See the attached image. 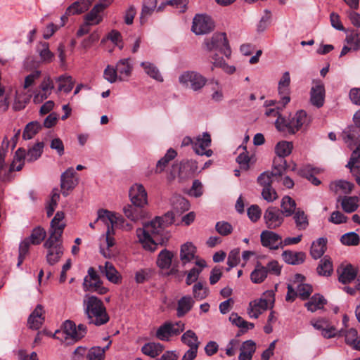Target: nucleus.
Wrapping results in <instances>:
<instances>
[{
	"instance_id": "obj_1",
	"label": "nucleus",
	"mask_w": 360,
	"mask_h": 360,
	"mask_svg": "<svg viewBox=\"0 0 360 360\" xmlns=\"http://www.w3.org/2000/svg\"><path fill=\"white\" fill-rule=\"evenodd\" d=\"M174 213L168 212L162 217H156L143 228L136 229V236L145 250L154 252L158 245L167 243L169 236L165 229L174 222Z\"/></svg>"
},
{
	"instance_id": "obj_2",
	"label": "nucleus",
	"mask_w": 360,
	"mask_h": 360,
	"mask_svg": "<svg viewBox=\"0 0 360 360\" xmlns=\"http://www.w3.org/2000/svg\"><path fill=\"white\" fill-rule=\"evenodd\" d=\"M202 49L208 53V60L212 63L213 67L220 68L229 74L235 72L236 68L233 66H229L222 57H219L217 51L229 58L231 56V51L224 32L214 33L212 37L206 38L202 45Z\"/></svg>"
},
{
	"instance_id": "obj_3",
	"label": "nucleus",
	"mask_w": 360,
	"mask_h": 360,
	"mask_svg": "<svg viewBox=\"0 0 360 360\" xmlns=\"http://www.w3.org/2000/svg\"><path fill=\"white\" fill-rule=\"evenodd\" d=\"M129 195L132 204L124 207V215L134 221L143 218L146 214L143 207L148 202L144 187L141 184H134L131 187Z\"/></svg>"
},
{
	"instance_id": "obj_4",
	"label": "nucleus",
	"mask_w": 360,
	"mask_h": 360,
	"mask_svg": "<svg viewBox=\"0 0 360 360\" xmlns=\"http://www.w3.org/2000/svg\"><path fill=\"white\" fill-rule=\"evenodd\" d=\"M83 309L89 324L100 326L107 323L110 320L103 301L96 296H84Z\"/></svg>"
},
{
	"instance_id": "obj_5",
	"label": "nucleus",
	"mask_w": 360,
	"mask_h": 360,
	"mask_svg": "<svg viewBox=\"0 0 360 360\" xmlns=\"http://www.w3.org/2000/svg\"><path fill=\"white\" fill-rule=\"evenodd\" d=\"M311 120L304 110L297 111L293 117L286 119L283 116H278L275 122L276 129L283 132L291 134H295L302 127L307 126Z\"/></svg>"
},
{
	"instance_id": "obj_6",
	"label": "nucleus",
	"mask_w": 360,
	"mask_h": 360,
	"mask_svg": "<svg viewBox=\"0 0 360 360\" xmlns=\"http://www.w3.org/2000/svg\"><path fill=\"white\" fill-rule=\"evenodd\" d=\"M179 82L183 86L197 91L206 84L207 79L198 72L186 71L179 77Z\"/></svg>"
},
{
	"instance_id": "obj_7",
	"label": "nucleus",
	"mask_w": 360,
	"mask_h": 360,
	"mask_svg": "<svg viewBox=\"0 0 360 360\" xmlns=\"http://www.w3.org/2000/svg\"><path fill=\"white\" fill-rule=\"evenodd\" d=\"M44 247L47 249L46 261L50 265L57 263L63 254L61 238L49 236Z\"/></svg>"
},
{
	"instance_id": "obj_8",
	"label": "nucleus",
	"mask_w": 360,
	"mask_h": 360,
	"mask_svg": "<svg viewBox=\"0 0 360 360\" xmlns=\"http://www.w3.org/2000/svg\"><path fill=\"white\" fill-rule=\"evenodd\" d=\"M278 177L272 174V172H264L257 178L258 184L263 187L262 195L268 202H273L278 198L276 191L272 188L273 178Z\"/></svg>"
},
{
	"instance_id": "obj_9",
	"label": "nucleus",
	"mask_w": 360,
	"mask_h": 360,
	"mask_svg": "<svg viewBox=\"0 0 360 360\" xmlns=\"http://www.w3.org/2000/svg\"><path fill=\"white\" fill-rule=\"evenodd\" d=\"M83 285L86 291H93L100 295H104L108 292V289L103 286L100 276L93 267L89 268L88 275L84 279Z\"/></svg>"
},
{
	"instance_id": "obj_10",
	"label": "nucleus",
	"mask_w": 360,
	"mask_h": 360,
	"mask_svg": "<svg viewBox=\"0 0 360 360\" xmlns=\"http://www.w3.org/2000/svg\"><path fill=\"white\" fill-rule=\"evenodd\" d=\"M87 333V327L83 323L76 326L75 323L67 320L64 323L63 333L66 335L65 339H70L77 342L83 338Z\"/></svg>"
},
{
	"instance_id": "obj_11",
	"label": "nucleus",
	"mask_w": 360,
	"mask_h": 360,
	"mask_svg": "<svg viewBox=\"0 0 360 360\" xmlns=\"http://www.w3.org/2000/svg\"><path fill=\"white\" fill-rule=\"evenodd\" d=\"M44 144L43 142H37L26 150L23 148H19L16 150L17 160L25 158L27 162H32L38 160L42 155Z\"/></svg>"
},
{
	"instance_id": "obj_12",
	"label": "nucleus",
	"mask_w": 360,
	"mask_h": 360,
	"mask_svg": "<svg viewBox=\"0 0 360 360\" xmlns=\"http://www.w3.org/2000/svg\"><path fill=\"white\" fill-rule=\"evenodd\" d=\"M264 219L266 226L269 229H275L283 223L284 215L280 209L271 206L266 210Z\"/></svg>"
},
{
	"instance_id": "obj_13",
	"label": "nucleus",
	"mask_w": 360,
	"mask_h": 360,
	"mask_svg": "<svg viewBox=\"0 0 360 360\" xmlns=\"http://www.w3.org/2000/svg\"><path fill=\"white\" fill-rule=\"evenodd\" d=\"M214 28L212 19L205 15H196L193 18L192 31L196 34H204L211 32Z\"/></svg>"
},
{
	"instance_id": "obj_14",
	"label": "nucleus",
	"mask_w": 360,
	"mask_h": 360,
	"mask_svg": "<svg viewBox=\"0 0 360 360\" xmlns=\"http://www.w3.org/2000/svg\"><path fill=\"white\" fill-rule=\"evenodd\" d=\"M266 295L270 296L271 299L269 300H266V299H260L259 300H254L250 302L248 313L251 318H258L259 314L268 308L269 302H274V294L273 291H268Z\"/></svg>"
},
{
	"instance_id": "obj_15",
	"label": "nucleus",
	"mask_w": 360,
	"mask_h": 360,
	"mask_svg": "<svg viewBox=\"0 0 360 360\" xmlns=\"http://www.w3.org/2000/svg\"><path fill=\"white\" fill-rule=\"evenodd\" d=\"M261 243L271 250H278L283 247L281 236L271 231H263L260 235Z\"/></svg>"
},
{
	"instance_id": "obj_16",
	"label": "nucleus",
	"mask_w": 360,
	"mask_h": 360,
	"mask_svg": "<svg viewBox=\"0 0 360 360\" xmlns=\"http://www.w3.org/2000/svg\"><path fill=\"white\" fill-rule=\"evenodd\" d=\"M179 329H175V326L171 323H165L157 330L156 337L160 340H168L172 335H179L184 329V324L181 321L176 322Z\"/></svg>"
},
{
	"instance_id": "obj_17",
	"label": "nucleus",
	"mask_w": 360,
	"mask_h": 360,
	"mask_svg": "<svg viewBox=\"0 0 360 360\" xmlns=\"http://www.w3.org/2000/svg\"><path fill=\"white\" fill-rule=\"evenodd\" d=\"M113 0H101L99 3L96 4L91 11L85 15V21L88 23L94 25L98 24L102 18L99 13L102 12L107 6H108Z\"/></svg>"
},
{
	"instance_id": "obj_18",
	"label": "nucleus",
	"mask_w": 360,
	"mask_h": 360,
	"mask_svg": "<svg viewBox=\"0 0 360 360\" xmlns=\"http://www.w3.org/2000/svg\"><path fill=\"white\" fill-rule=\"evenodd\" d=\"M290 83V73L288 72H285L278 82V94L281 96L280 103L282 104L283 108H284L290 101L289 96Z\"/></svg>"
},
{
	"instance_id": "obj_19",
	"label": "nucleus",
	"mask_w": 360,
	"mask_h": 360,
	"mask_svg": "<svg viewBox=\"0 0 360 360\" xmlns=\"http://www.w3.org/2000/svg\"><path fill=\"white\" fill-rule=\"evenodd\" d=\"M76 174L72 167L68 168L64 173L62 174L60 178V186L63 190L62 194L64 196L68 195V191L72 190L77 184V181L74 179Z\"/></svg>"
},
{
	"instance_id": "obj_20",
	"label": "nucleus",
	"mask_w": 360,
	"mask_h": 360,
	"mask_svg": "<svg viewBox=\"0 0 360 360\" xmlns=\"http://www.w3.org/2000/svg\"><path fill=\"white\" fill-rule=\"evenodd\" d=\"M65 214L63 212L58 211L51 221L50 236L61 238L63 230L66 226L63 221Z\"/></svg>"
},
{
	"instance_id": "obj_21",
	"label": "nucleus",
	"mask_w": 360,
	"mask_h": 360,
	"mask_svg": "<svg viewBox=\"0 0 360 360\" xmlns=\"http://www.w3.org/2000/svg\"><path fill=\"white\" fill-rule=\"evenodd\" d=\"M44 314V307L41 304H38L28 318L29 328L33 330L39 329L45 320Z\"/></svg>"
},
{
	"instance_id": "obj_22",
	"label": "nucleus",
	"mask_w": 360,
	"mask_h": 360,
	"mask_svg": "<svg viewBox=\"0 0 360 360\" xmlns=\"http://www.w3.org/2000/svg\"><path fill=\"white\" fill-rule=\"evenodd\" d=\"M325 99V87L321 82H318L311 89L310 101L313 105L321 108Z\"/></svg>"
},
{
	"instance_id": "obj_23",
	"label": "nucleus",
	"mask_w": 360,
	"mask_h": 360,
	"mask_svg": "<svg viewBox=\"0 0 360 360\" xmlns=\"http://www.w3.org/2000/svg\"><path fill=\"white\" fill-rule=\"evenodd\" d=\"M344 140L347 143L348 147L352 149V147L360 144V127L357 125H351L343 131Z\"/></svg>"
},
{
	"instance_id": "obj_24",
	"label": "nucleus",
	"mask_w": 360,
	"mask_h": 360,
	"mask_svg": "<svg viewBox=\"0 0 360 360\" xmlns=\"http://www.w3.org/2000/svg\"><path fill=\"white\" fill-rule=\"evenodd\" d=\"M98 269L110 282L117 284L121 281V276L112 263L105 262V265H100Z\"/></svg>"
},
{
	"instance_id": "obj_25",
	"label": "nucleus",
	"mask_w": 360,
	"mask_h": 360,
	"mask_svg": "<svg viewBox=\"0 0 360 360\" xmlns=\"http://www.w3.org/2000/svg\"><path fill=\"white\" fill-rule=\"evenodd\" d=\"M339 275L338 280L343 284H347L355 279L357 271L352 264L341 266L337 270Z\"/></svg>"
},
{
	"instance_id": "obj_26",
	"label": "nucleus",
	"mask_w": 360,
	"mask_h": 360,
	"mask_svg": "<svg viewBox=\"0 0 360 360\" xmlns=\"http://www.w3.org/2000/svg\"><path fill=\"white\" fill-rule=\"evenodd\" d=\"M282 257L285 262L288 264L299 265L305 261L306 254L304 252L285 250L282 253Z\"/></svg>"
},
{
	"instance_id": "obj_27",
	"label": "nucleus",
	"mask_w": 360,
	"mask_h": 360,
	"mask_svg": "<svg viewBox=\"0 0 360 360\" xmlns=\"http://www.w3.org/2000/svg\"><path fill=\"white\" fill-rule=\"evenodd\" d=\"M328 240L326 238H319L314 241L311 246L310 255L314 259L321 258L326 250Z\"/></svg>"
},
{
	"instance_id": "obj_28",
	"label": "nucleus",
	"mask_w": 360,
	"mask_h": 360,
	"mask_svg": "<svg viewBox=\"0 0 360 360\" xmlns=\"http://www.w3.org/2000/svg\"><path fill=\"white\" fill-rule=\"evenodd\" d=\"M211 144V137L207 132H205L202 136H198L193 143V150L196 154L203 155L205 150Z\"/></svg>"
},
{
	"instance_id": "obj_29",
	"label": "nucleus",
	"mask_w": 360,
	"mask_h": 360,
	"mask_svg": "<svg viewBox=\"0 0 360 360\" xmlns=\"http://www.w3.org/2000/svg\"><path fill=\"white\" fill-rule=\"evenodd\" d=\"M91 1L89 0H79L72 3L66 9V14L78 15L86 11L90 6Z\"/></svg>"
},
{
	"instance_id": "obj_30",
	"label": "nucleus",
	"mask_w": 360,
	"mask_h": 360,
	"mask_svg": "<svg viewBox=\"0 0 360 360\" xmlns=\"http://www.w3.org/2000/svg\"><path fill=\"white\" fill-rule=\"evenodd\" d=\"M354 188V184L345 181V180H337L332 181L329 185V189L335 193L341 192L345 194L349 193Z\"/></svg>"
},
{
	"instance_id": "obj_31",
	"label": "nucleus",
	"mask_w": 360,
	"mask_h": 360,
	"mask_svg": "<svg viewBox=\"0 0 360 360\" xmlns=\"http://www.w3.org/2000/svg\"><path fill=\"white\" fill-rule=\"evenodd\" d=\"M115 68L117 74H119L118 76L120 81L124 80L125 78L129 77L132 71V66L129 63V58L120 60L117 62Z\"/></svg>"
},
{
	"instance_id": "obj_32",
	"label": "nucleus",
	"mask_w": 360,
	"mask_h": 360,
	"mask_svg": "<svg viewBox=\"0 0 360 360\" xmlns=\"http://www.w3.org/2000/svg\"><path fill=\"white\" fill-rule=\"evenodd\" d=\"M296 206L297 204L295 201L291 197L285 195L281 200V211L283 214L284 217H290L297 210Z\"/></svg>"
},
{
	"instance_id": "obj_33",
	"label": "nucleus",
	"mask_w": 360,
	"mask_h": 360,
	"mask_svg": "<svg viewBox=\"0 0 360 360\" xmlns=\"http://www.w3.org/2000/svg\"><path fill=\"white\" fill-rule=\"evenodd\" d=\"M98 220L103 221L108 227L113 228L114 225L117 224L119 217L113 212H111L107 210H100L98 212Z\"/></svg>"
},
{
	"instance_id": "obj_34",
	"label": "nucleus",
	"mask_w": 360,
	"mask_h": 360,
	"mask_svg": "<svg viewBox=\"0 0 360 360\" xmlns=\"http://www.w3.org/2000/svg\"><path fill=\"white\" fill-rule=\"evenodd\" d=\"M194 300L190 296H184L178 301L176 308L177 316L182 317L186 314L193 307Z\"/></svg>"
},
{
	"instance_id": "obj_35",
	"label": "nucleus",
	"mask_w": 360,
	"mask_h": 360,
	"mask_svg": "<svg viewBox=\"0 0 360 360\" xmlns=\"http://www.w3.org/2000/svg\"><path fill=\"white\" fill-rule=\"evenodd\" d=\"M267 274V268L262 265L260 262H257L250 274L251 281L254 283H261L265 280Z\"/></svg>"
},
{
	"instance_id": "obj_36",
	"label": "nucleus",
	"mask_w": 360,
	"mask_h": 360,
	"mask_svg": "<svg viewBox=\"0 0 360 360\" xmlns=\"http://www.w3.org/2000/svg\"><path fill=\"white\" fill-rule=\"evenodd\" d=\"M290 168V165H288L285 158L276 156L273 161L272 174L281 177L286 170Z\"/></svg>"
},
{
	"instance_id": "obj_37",
	"label": "nucleus",
	"mask_w": 360,
	"mask_h": 360,
	"mask_svg": "<svg viewBox=\"0 0 360 360\" xmlns=\"http://www.w3.org/2000/svg\"><path fill=\"white\" fill-rule=\"evenodd\" d=\"M296 228L299 231H304L309 226V219L307 214L300 208H297L292 214Z\"/></svg>"
},
{
	"instance_id": "obj_38",
	"label": "nucleus",
	"mask_w": 360,
	"mask_h": 360,
	"mask_svg": "<svg viewBox=\"0 0 360 360\" xmlns=\"http://www.w3.org/2000/svg\"><path fill=\"white\" fill-rule=\"evenodd\" d=\"M164 349V347L160 343L148 342L141 347V352L145 355L155 358L160 355Z\"/></svg>"
},
{
	"instance_id": "obj_39",
	"label": "nucleus",
	"mask_w": 360,
	"mask_h": 360,
	"mask_svg": "<svg viewBox=\"0 0 360 360\" xmlns=\"http://www.w3.org/2000/svg\"><path fill=\"white\" fill-rule=\"evenodd\" d=\"M37 51L43 63H49L54 58V54L49 49V44L45 41H41L37 47Z\"/></svg>"
},
{
	"instance_id": "obj_40",
	"label": "nucleus",
	"mask_w": 360,
	"mask_h": 360,
	"mask_svg": "<svg viewBox=\"0 0 360 360\" xmlns=\"http://www.w3.org/2000/svg\"><path fill=\"white\" fill-rule=\"evenodd\" d=\"M174 255L167 249L162 250L158 255L157 265L162 269H168L171 266Z\"/></svg>"
},
{
	"instance_id": "obj_41",
	"label": "nucleus",
	"mask_w": 360,
	"mask_h": 360,
	"mask_svg": "<svg viewBox=\"0 0 360 360\" xmlns=\"http://www.w3.org/2000/svg\"><path fill=\"white\" fill-rule=\"evenodd\" d=\"M326 304V300L323 296L319 294H315L310 298L309 302L305 303V307L309 311L314 312L323 308Z\"/></svg>"
},
{
	"instance_id": "obj_42",
	"label": "nucleus",
	"mask_w": 360,
	"mask_h": 360,
	"mask_svg": "<svg viewBox=\"0 0 360 360\" xmlns=\"http://www.w3.org/2000/svg\"><path fill=\"white\" fill-rule=\"evenodd\" d=\"M229 321L237 327L240 328L241 333H245L248 329H252L255 326L254 323L245 321L241 316L236 313H232L229 316Z\"/></svg>"
},
{
	"instance_id": "obj_43",
	"label": "nucleus",
	"mask_w": 360,
	"mask_h": 360,
	"mask_svg": "<svg viewBox=\"0 0 360 360\" xmlns=\"http://www.w3.org/2000/svg\"><path fill=\"white\" fill-rule=\"evenodd\" d=\"M17 155L16 153H15V156L13 158V160L10 166V168L8 171L4 174V175L2 176V181H10L12 179V177L11 176V174L14 171H20L24 165H25V158H21L20 160H17Z\"/></svg>"
},
{
	"instance_id": "obj_44",
	"label": "nucleus",
	"mask_w": 360,
	"mask_h": 360,
	"mask_svg": "<svg viewBox=\"0 0 360 360\" xmlns=\"http://www.w3.org/2000/svg\"><path fill=\"white\" fill-rule=\"evenodd\" d=\"M195 247L189 242L186 243L181 247L180 257L184 262L191 261L194 258Z\"/></svg>"
},
{
	"instance_id": "obj_45",
	"label": "nucleus",
	"mask_w": 360,
	"mask_h": 360,
	"mask_svg": "<svg viewBox=\"0 0 360 360\" xmlns=\"http://www.w3.org/2000/svg\"><path fill=\"white\" fill-rule=\"evenodd\" d=\"M111 342H109L108 345L103 348L100 347H94L91 348L86 355L87 360H103L105 357V352L108 349Z\"/></svg>"
},
{
	"instance_id": "obj_46",
	"label": "nucleus",
	"mask_w": 360,
	"mask_h": 360,
	"mask_svg": "<svg viewBox=\"0 0 360 360\" xmlns=\"http://www.w3.org/2000/svg\"><path fill=\"white\" fill-rule=\"evenodd\" d=\"M46 232L41 226H37L32 231L31 235L27 238L32 245H39L46 238Z\"/></svg>"
},
{
	"instance_id": "obj_47",
	"label": "nucleus",
	"mask_w": 360,
	"mask_h": 360,
	"mask_svg": "<svg viewBox=\"0 0 360 360\" xmlns=\"http://www.w3.org/2000/svg\"><path fill=\"white\" fill-rule=\"evenodd\" d=\"M181 340L184 344L189 347V348H193V347L198 348L200 345L198 336L191 330H188L185 332L182 335Z\"/></svg>"
},
{
	"instance_id": "obj_48",
	"label": "nucleus",
	"mask_w": 360,
	"mask_h": 360,
	"mask_svg": "<svg viewBox=\"0 0 360 360\" xmlns=\"http://www.w3.org/2000/svg\"><path fill=\"white\" fill-rule=\"evenodd\" d=\"M292 142L281 141L276 145L275 153L278 156L285 158L292 153Z\"/></svg>"
},
{
	"instance_id": "obj_49",
	"label": "nucleus",
	"mask_w": 360,
	"mask_h": 360,
	"mask_svg": "<svg viewBox=\"0 0 360 360\" xmlns=\"http://www.w3.org/2000/svg\"><path fill=\"white\" fill-rule=\"evenodd\" d=\"M176 155L177 153L174 149H169L165 155L157 162L155 172H162L167 165L168 162L173 160Z\"/></svg>"
},
{
	"instance_id": "obj_50",
	"label": "nucleus",
	"mask_w": 360,
	"mask_h": 360,
	"mask_svg": "<svg viewBox=\"0 0 360 360\" xmlns=\"http://www.w3.org/2000/svg\"><path fill=\"white\" fill-rule=\"evenodd\" d=\"M317 273L321 276H329L333 271V264L330 259L327 256L324 257L319 264Z\"/></svg>"
},
{
	"instance_id": "obj_51",
	"label": "nucleus",
	"mask_w": 360,
	"mask_h": 360,
	"mask_svg": "<svg viewBox=\"0 0 360 360\" xmlns=\"http://www.w3.org/2000/svg\"><path fill=\"white\" fill-rule=\"evenodd\" d=\"M141 65L144 69L146 73L150 77L158 82H163V77L155 65L149 62H143Z\"/></svg>"
},
{
	"instance_id": "obj_52",
	"label": "nucleus",
	"mask_w": 360,
	"mask_h": 360,
	"mask_svg": "<svg viewBox=\"0 0 360 360\" xmlns=\"http://www.w3.org/2000/svg\"><path fill=\"white\" fill-rule=\"evenodd\" d=\"M359 198L356 196L345 197L341 202L343 210L351 213L356 211L358 208Z\"/></svg>"
},
{
	"instance_id": "obj_53",
	"label": "nucleus",
	"mask_w": 360,
	"mask_h": 360,
	"mask_svg": "<svg viewBox=\"0 0 360 360\" xmlns=\"http://www.w3.org/2000/svg\"><path fill=\"white\" fill-rule=\"evenodd\" d=\"M41 129V125L38 122H31L28 123L22 133V138L25 140L31 139Z\"/></svg>"
},
{
	"instance_id": "obj_54",
	"label": "nucleus",
	"mask_w": 360,
	"mask_h": 360,
	"mask_svg": "<svg viewBox=\"0 0 360 360\" xmlns=\"http://www.w3.org/2000/svg\"><path fill=\"white\" fill-rule=\"evenodd\" d=\"M340 242L345 245L356 246L360 243V237L355 232H349L341 236Z\"/></svg>"
},
{
	"instance_id": "obj_55",
	"label": "nucleus",
	"mask_w": 360,
	"mask_h": 360,
	"mask_svg": "<svg viewBox=\"0 0 360 360\" xmlns=\"http://www.w3.org/2000/svg\"><path fill=\"white\" fill-rule=\"evenodd\" d=\"M58 80L60 82L58 86L60 91H64L65 93H69L72 91L74 86L72 77L61 75L58 77Z\"/></svg>"
},
{
	"instance_id": "obj_56",
	"label": "nucleus",
	"mask_w": 360,
	"mask_h": 360,
	"mask_svg": "<svg viewBox=\"0 0 360 360\" xmlns=\"http://www.w3.org/2000/svg\"><path fill=\"white\" fill-rule=\"evenodd\" d=\"M240 353L248 356V358H252L256 351V344L253 340L245 341L240 347Z\"/></svg>"
},
{
	"instance_id": "obj_57",
	"label": "nucleus",
	"mask_w": 360,
	"mask_h": 360,
	"mask_svg": "<svg viewBox=\"0 0 360 360\" xmlns=\"http://www.w3.org/2000/svg\"><path fill=\"white\" fill-rule=\"evenodd\" d=\"M347 42L350 44L352 49L357 51L360 49V33L356 31H352L346 37Z\"/></svg>"
},
{
	"instance_id": "obj_58",
	"label": "nucleus",
	"mask_w": 360,
	"mask_h": 360,
	"mask_svg": "<svg viewBox=\"0 0 360 360\" xmlns=\"http://www.w3.org/2000/svg\"><path fill=\"white\" fill-rule=\"evenodd\" d=\"M173 207L177 212H183L189 210L190 203L186 198L179 196L174 201Z\"/></svg>"
},
{
	"instance_id": "obj_59",
	"label": "nucleus",
	"mask_w": 360,
	"mask_h": 360,
	"mask_svg": "<svg viewBox=\"0 0 360 360\" xmlns=\"http://www.w3.org/2000/svg\"><path fill=\"white\" fill-rule=\"evenodd\" d=\"M207 289L203 287V285L201 282L195 283L193 287V296L198 300H202L205 299L207 295Z\"/></svg>"
},
{
	"instance_id": "obj_60",
	"label": "nucleus",
	"mask_w": 360,
	"mask_h": 360,
	"mask_svg": "<svg viewBox=\"0 0 360 360\" xmlns=\"http://www.w3.org/2000/svg\"><path fill=\"white\" fill-rule=\"evenodd\" d=\"M184 170L188 171V174H194L198 170V162L192 160L181 162L179 172L183 173Z\"/></svg>"
},
{
	"instance_id": "obj_61",
	"label": "nucleus",
	"mask_w": 360,
	"mask_h": 360,
	"mask_svg": "<svg viewBox=\"0 0 360 360\" xmlns=\"http://www.w3.org/2000/svg\"><path fill=\"white\" fill-rule=\"evenodd\" d=\"M357 166H360V144H358L356 148L353 150L346 167L351 168Z\"/></svg>"
},
{
	"instance_id": "obj_62",
	"label": "nucleus",
	"mask_w": 360,
	"mask_h": 360,
	"mask_svg": "<svg viewBox=\"0 0 360 360\" xmlns=\"http://www.w3.org/2000/svg\"><path fill=\"white\" fill-rule=\"evenodd\" d=\"M103 77L110 83H114L119 79L116 68L108 65L103 72Z\"/></svg>"
},
{
	"instance_id": "obj_63",
	"label": "nucleus",
	"mask_w": 360,
	"mask_h": 360,
	"mask_svg": "<svg viewBox=\"0 0 360 360\" xmlns=\"http://www.w3.org/2000/svg\"><path fill=\"white\" fill-rule=\"evenodd\" d=\"M216 231L221 236H227L233 231L232 226L224 221H218L215 226Z\"/></svg>"
},
{
	"instance_id": "obj_64",
	"label": "nucleus",
	"mask_w": 360,
	"mask_h": 360,
	"mask_svg": "<svg viewBox=\"0 0 360 360\" xmlns=\"http://www.w3.org/2000/svg\"><path fill=\"white\" fill-rule=\"evenodd\" d=\"M298 296L302 300H307L312 292V287L305 283H300L297 286Z\"/></svg>"
}]
</instances>
